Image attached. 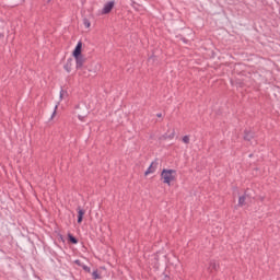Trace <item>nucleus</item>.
Returning a JSON list of instances; mask_svg holds the SVG:
<instances>
[{
    "instance_id": "1",
    "label": "nucleus",
    "mask_w": 280,
    "mask_h": 280,
    "mask_svg": "<svg viewBox=\"0 0 280 280\" xmlns=\"http://www.w3.org/2000/svg\"><path fill=\"white\" fill-rule=\"evenodd\" d=\"M161 178L165 185H171L176 179V171L164 168L161 173Z\"/></svg>"
},
{
    "instance_id": "2",
    "label": "nucleus",
    "mask_w": 280,
    "mask_h": 280,
    "mask_svg": "<svg viewBox=\"0 0 280 280\" xmlns=\"http://www.w3.org/2000/svg\"><path fill=\"white\" fill-rule=\"evenodd\" d=\"M113 8H115V1H109L105 3L102 10V14H110V12L113 11Z\"/></svg>"
},
{
    "instance_id": "3",
    "label": "nucleus",
    "mask_w": 280,
    "mask_h": 280,
    "mask_svg": "<svg viewBox=\"0 0 280 280\" xmlns=\"http://www.w3.org/2000/svg\"><path fill=\"white\" fill-rule=\"evenodd\" d=\"M156 167H159V161L152 162L144 173L145 176H148V174H154V172H156Z\"/></svg>"
},
{
    "instance_id": "4",
    "label": "nucleus",
    "mask_w": 280,
    "mask_h": 280,
    "mask_svg": "<svg viewBox=\"0 0 280 280\" xmlns=\"http://www.w3.org/2000/svg\"><path fill=\"white\" fill-rule=\"evenodd\" d=\"M73 58H78V56H82V42H79L72 52Z\"/></svg>"
},
{
    "instance_id": "5",
    "label": "nucleus",
    "mask_w": 280,
    "mask_h": 280,
    "mask_svg": "<svg viewBox=\"0 0 280 280\" xmlns=\"http://www.w3.org/2000/svg\"><path fill=\"white\" fill-rule=\"evenodd\" d=\"M74 59H75V62H77V69H82V67L84 66V62L86 60L84 58V56L79 55V56L74 57Z\"/></svg>"
},
{
    "instance_id": "6",
    "label": "nucleus",
    "mask_w": 280,
    "mask_h": 280,
    "mask_svg": "<svg viewBox=\"0 0 280 280\" xmlns=\"http://www.w3.org/2000/svg\"><path fill=\"white\" fill-rule=\"evenodd\" d=\"M73 67V59L69 58L63 66V69L67 71V73H71V69Z\"/></svg>"
},
{
    "instance_id": "7",
    "label": "nucleus",
    "mask_w": 280,
    "mask_h": 280,
    "mask_svg": "<svg viewBox=\"0 0 280 280\" xmlns=\"http://www.w3.org/2000/svg\"><path fill=\"white\" fill-rule=\"evenodd\" d=\"M84 213L85 211L82 208L78 207V224H82Z\"/></svg>"
},
{
    "instance_id": "8",
    "label": "nucleus",
    "mask_w": 280,
    "mask_h": 280,
    "mask_svg": "<svg viewBox=\"0 0 280 280\" xmlns=\"http://www.w3.org/2000/svg\"><path fill=\"white\" fill-rule=\"evenodd\" d=\"M253 139H255V132L245 130L244 140L245 141H250Z\"/></svg>"
},
{
    "instance_id": "9",
    "label": "nucleus",
    "mask_w": 280,
    "mask_h": 280,
    "mask_svg": "<svg viewBox=\"0 0 280 280\" xmlns=\"http://www.w3.org/2000/svg\"><path fill=\"white\" fill-rule=\"evenodd\" d=\"M248 198V195H243L238 198V207H244V205H246V200Z\"/></svg>"
},
{
    "instance_id": "10",
    "label": "nucleus",
    "mask_w": 280,
    "mask_h": 280,
    "mask_svg": "<svg viewBox=\"0 0 280 280\" xmlns=\"http://www.w3.org/2000/svg\"><path fill=\"white\" fill-rule=\"evenodd\" d=\"M176 132L174 130H172V132L170 135L165 133L162 136V139H174Z\"/></svg>"
},
{
    "instance_id": "11",
    "label": "nucleus",
    "mask_w": 280,
    "mask_h": 280,
    "mask_svg": "<svg viewBox=\"0 0 280 280\" xmlns=\"http://www.w3.org/2000/svg\"><path fill=\"white\" fill-rule=\"evenodd\" d=\"M219 266H220V265H218V262L211 261V262H210L209 270H211V271L218 270Z\"/></svg>"
},
{
    "instance_id": "12",
    "label": "nucleus",
    "mask_w": 280,
    "mask_h": 280,
    "mask_svg": "<svg viewBox=\"0 0 280 280\" xmlns=\"http://www.w3.org/2000/svg\"><path fill=\"white\" fill-rule=\"evenodd\" d=\"M68 238L71 244H78V238H75V236L72 234H68Z\"/></svg>"
},
{
    "instance_id": "13",
    "label": "nucleus",
    "mask_w": 280,
    "mask_h": 280,
    "mask_svg": "<svg viewBox=\"0 0 280 280\" xmlns=\"http://www.w3.org/2000/svg\"><path fill=\"white\" fill-rule=\"evenodd\" d=\"M59 97H60V100H65V97H69V94L67 93V91L61 90Z\"/></svg>"
},
{
    "instance_id": "14",
    "label": "nucleus",
    "mask_w": 280,
    "mask_h": 280,
    "mask_svg": "<svg viewBox=\"0 0 280 280\" xmlns=\"http://www.w3.org/2000/svg\"><path fill=\"white\" fill-rule=\"evenodd\" d=\"M92 278L97 280V279H102V276H100V273L97 272V270L92 272Z\"/></svg>"
},
{
    "instance_id": "15",
    "label": "nucleus",
    "mask_w": 280,
    "mask_h": 280,
    "mask_svg": "<svg viewBox=\"0 0 280 280\" xmlns=\"http://www.w3.org/2000/svg\"><path fill=\"white\" fill-rule=\"evenodd\" d=\"M83 25H85V27H91V22L89 20L84 19Z\"/></svg>"
},
{
    "instance_id": "16",
    "label": "nucleus",
    "mask_w": 280,
    "mask_h": 280,
    "mask_svg": "<svg viewBox=\"0 0 280 280\" xmlns=\"http://www.w3.org/2000/svg\"><path fill=\"white\" fill-rule=\"evenodd\" d=\"M83 268V270H85V272H91V267L83 265L81 266Z\"/></svg>"
},
{
    "instance_id": "17",
    "label": "nucleus",
    "mask_w": 280,
    "mask_h": 280,
    "mask_svg": "<svg viewBox=\"0 0 280 280\" xmlns=\"http://www.w3.org/2000/svg\"><path fill=\"white\" fill-rule=\"evenodd\" d=\"M183 142L186 143V144L189 143V136H184L183 137Z\"/></svg>"
},
{
    "instance_id": "18",
    "label": "nucleus",
    "mask_w": 280,
    "mask_h": 280,
    "mask_svg": "<svg viewBox=\"0 0 280 280\" xmlns=\"http://www.w3.org/2000/svg\"><path fill=\"white\" fill-rule=\"evenodd\" d=\"M56 110H58V105L55 106V110H54V113L51 115V119H54V117L56 116Z\"/></svg>"
},
{
    "instance_id": "19",
    "label": "nucleus",
    "mask_w": 280,
    "mask_h": 280,
    "mask_svg": "<svg viewBox=\"0 0 280 280\" xmlns=\"http://www.w3.org/2000/svg\"><path fill=\"white\" fill-rule=\"evenodd\" d=\"M74 264H77V266H83V265H82V261H80V260H78V259L74 260Z\"/></svg>"
},
{
    "instance_id": "20",
    "label": "nucleus",
    "mask_w": 280,
    "mask_h": 280,
    "mask_svg": "<svg viewBox=\"0 0 280 280\" xmlns=\"http://www.w3.org/2000/svg\"><path fill=\"white\" fill-rule=\"evenodd\" d=\"M156 117H163V114H156Z\"/></svg>"
},
{
    "instance_id": "21",
    "label": "nucleus",
    "mask_w": 280,
    "mask_h": 280,
    "mask_svg": "<svg viewBox=\"0 0 280 280\" xmlns=\"http://www.w3.org/2000/svg\"><path fill=\"white\" fill-rule=\"evenodd\" d=\"M152 60H153V58H152V57H150V58H149V62H152Z\"/></svg>"
},
{
    "instance_id": "22",
    "label": "nucleus",
    "mask_w": 280,
    "mask_h": 280,
    "mask_svg": "<svg viewBox=\"0 0 280 280\" xmlns=\"http://www.w3.org/2000/svg\"><path fill=\"white\" fill-rule=\"evenodd\" d=\"M84 116H82V115H79V119H81L82 120V118H83Z\"/></svg>"
}]
</instances>
